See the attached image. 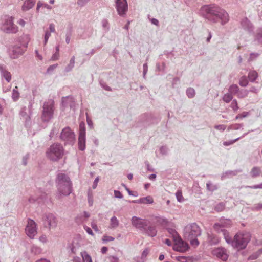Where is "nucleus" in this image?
I'll use <instances>...</instances> for the list:
<instances>
[{
  "label": "nucleus",
  "instance_id": "obj_12",
  "mask_svg": "<svg viewBox=\"0 0 262 262\" xmlns=\"http://www.w3.org/2000/svg\"><path fill=\"white\" fill-rule=\"evenodd\" d=\"M148 220L137 217L136 216H133L132 219V223L134 226L136 228H138L143 231L146 226L148 225Z\"/></svg>",
  "mask_w": 262,
  "mask_h": 262
},
{
  "label": "nucleus",
  "instance_id": "obj_26",
  "mask_svg": "<svg viewBox=\"0 0 262 262\" xmlns=\"http://www.w3.org/2000/svg\"><path fill=\"white\" fill-rule=\"evenodd\" d=\"M261 173V172L259 168L254 167L252 169L250 172V174L252 178H255L259 176Z\"/></svg>",
  "mask_w": 262,
  "mask_h": 262
},
{
  "label": "nucleus",
  "instance_id": "obj_30",
  "mask_svg": "<svg viewBox=\"0 0 262 262\" xmlns=\"http://www.w3.org/2000/svg\"><path fill=\"white\" fill-rule=\"evenodd\" d=\"M176 195L177 197V199L178 202H182L184 200V197L182 195V192L181 190H178L176 193Z\"/></svg>",
  "mask_w": 262,
  "mask_h": 262
},
{
  "label": "nucleus",
  "instance_id": "obj_11",
  "mask_svg": "<svg viewBox=\"0 0 262 262\" xmlns=\"http://www.w3.org/2000/svg\"><path fill=\"white\" fill-rule=\"evenodd\" d=\"M78 146L81 150H83L85 147V130L84 124L83 123H81L79 125Z\"/></svg>",
  "mask_w": 262,
  "mask_h": 262
},
{
  "label": "nucleus",
  "instance_id": "obj_32",
  "mask_svg": "<svg viewBox=\"0 0 262 262\" xmlns=\"http://www.w3.org/2000/svg\"><path fill=\"white\" fill-rule=\"evenodd\" d=\"M41 7H43L44 8L49 10H51L52 9V7L48 5V4H42L40 2H39L37 5V10H38Z\"/></svg>",
  "mask_w": 262,
  "mask_h": 262
},
{
  "label": "nucleus",
  "instance_id": "obj_42",
  "mask_svg": "<svg viewBox=\"0 0 262 262\" xmlns=\"http://www.w3.org/2000/svg\"><path fill=\"white\" fill-rule=\"evenodd\" d=\"M114 240V238L110 236H104L103 237V241L106 242L113 241Z\"/></svg>",
  "mask_w": 262,
  "mask_h": 262
},
{
  "label": "nucleus",
  "instance_id": "obj_24",
  "mask_svg": "<svg viewBox=\"0 0 262 262\" xmlns=\"http://www.w3.org/2000/svg\"><path fill=\"white\" fill-rule=\"evenodd\" d=\"M80 255L82 258L83 262H92L91 256L87 253V252L84 251L80 253Z\"/></svg>",
  "mask_w": 262,
  "mask_h": 262
},
{
  "label": "nucleus",
  "instance_id": "obj_50",
  "mask_svg": "<svg viewBox=\"0 0 262 262\" xmlns=\"http://www.w3.org/2000/svg\"><path fill=\"white\" fill-rule=\"evenodd\" d=\"M39 241L42 243H46L47 241L45 235H42L39 237Z\"/></svg>",
  "mask_w": 262,
  "mask_h": 262
},
{
  "label": "nucleus",
  "instance_id": "obj_62",
  "mask_svg": "<svg viewBox=\"0 0 262 262\" xmlns=\"http://www.w3.org/2000/svg\"><path fill=\"white\" fill-rule=\"evenodd\" d=\"M211 34L210 33L209 34V37H208V38L207 39V42H209L210 39H211Z\"/></svg>",
  "mask_w": 262,
  "mask_h": 262
},
{
  "label": "nucleus",
  "instance_id": "obj_53",
  "mask_svg": "<svg viewBox=\"0 0 262 262\" xmlns=\"http://www.w3.org/2000/svg\"><path fill=\"white\" fill-rule=\"evenodd\" d=\"M89 203L90 205H92L93 203V197L92 194H89L88 196Z\"/></svg>",
  "mask_w": 262,
  "mask_h": 262
},
{
  "label": "nucleus",
  "instance_id": "obj_45",
  "mask_svg": "<svg viewBox=\"0 0 262 262\" xmlns=\"http://www.w3.org/2000/svg\"><path fill=\"white\" fill-rule=\"evenodd\" d=\"M246 187H249L251 189H262V183L259 185H255L252 186H246Z\"/></svg>",
  "mask_w": 262,
  "mask_h": 262
},
{
  "label": "nucleus",
  "instance_id": "obj_27",
  "mask_svg": "<svg viewBox=\"0 0 262 262\" xmlns=\"http://www.w3.org/2000/svg\"><path fill=\"white\" fill-rule=\"evenodd\" d=\"M119 225V221L115 216L111 219L110 226L112 228H116Z\"/></svg>",
  "mask_w": 262,
  "mask_h": 262
},
{
  "label": "nucleus",
  "instance_id": "obj_44",
  "mask_svg": "<svg viewBox=\"0 0 262 262\" xmlns=\"http://www.w3.org/2000/svg\"><path fill=\"white\" fill-rule=\"evenodd\" d=\"M84 229L85 231L90 235H93V232L92 230L89 227L84 226Z\"/></svg>",
  "mask_w": 262,
  "mask_h": 262
},
{
  "label": "nucleus",
  "instance_id": "obj_1",
  "mask_svg": "<svg viewBox=\"0 0 262 262\" xmlns=\"http://www.w3.org/2000/svg\"><path fill=\"white\" fill-rule=\"evenodd\" d=\"M221 231L226 243L238 251L245 249L250 241L251 235L248 232H238L232 238L226 229H221Z\"/></svg>",
  "mask_w": 262,
  "mask_h": 262
},
{
  "label": "nucleus",
  "instance_id": "obj_18",
  "mask_svg": "<svg viewBox=\"0 0 262 262\" xmlns=\"http://www.w3.org/2000/svg\"><path fill=\"white\" fill-rule=\"evenodd\" d=\"M46 217V220L45 223L46 226H48L49 228H54L56 226V220L53 214H48Z\"/></svg>",
  "mask_w": 262,
  "mask_h": 262
},
{
  "label": "nucleus",
  "instance_id": "obj_5",
  "mask_svg": "<svg viewBox=\"0 0 262 262\" xmlns=\"http://www.w3.org/2000/svg\"><path fill=\"white\" fill-rule=\"evenodd\" d=\"M57 186L59 192L64 195H68L71 192V183L69 178L64 174L58 175Z\"/></svg>",
  "mask_w": 262,
  "mask_h": 262
},
{
  "label": "nucleus",
  "instance_id": "obj_19",
  "mask_svg": "<svg viewBox=\"0 0 262 262\" xmlns=\"http://www.w3.org/2000/svg\"><path fill=\"white\" fill-rule=\"evenodd\" d=\"M207 241L210 245H215L220 242V238L216 235L213 233H208Z\"/></svg>",
  "mask_w": 262,
  "mask_h": 262
},
{
  "label": "nucleus",
  "instance_id": "obj_55",
  "mask_svg": "<svg viewBox=\"0 0 262 262\" xmlns=\"http://www.w3.org/2000/svg\"><path fill=\"white\" fill-rule=\"evenodd\" d=\"M108 250V248L106 247H103L101 249V252L102 253L104 254L106 253Z\"/></svg>",
  "mask_w": 262,
  "mask_h": 262
},
{
  "label": "nucleus",
  "instance_id": "obj_61",
  "mask_svg": "<svg viewBox=\"0 0 262 262\" xmlns=\"http://www.w3.org/2000/svg\"><path fill=\"white\" fill-rule=\"evenodd\" d=\"M133 174H128L127 175V178L129 180H132L133 179Z\"/></svg>",
  "mask_w": 262,
  "mask_h": 262
},
{
  "label": "nucleus",
  "instance_id": "obj_46",
  "mask_svg": "<svg viewBox=\"0 0 262 262\" xmlns=\"http://www.w3.org/2000/svg\"><path fill=\"white\" fill-rule=\"evenodd\" d=\"M258 253H255L254 254H252V255L250 256L248 258V259L249 260H254L256 259L258 256H259Z\"/></svg>",
  "mask_w": 262,
  "mask_h": 262
},
{
  "label": "nucleus",
  "instance_id": "obj_39",
  "mask_svg": "<svg viewBox=\"0 0 262 262\" xmlns=\"http://www.w3.org/2000/svg\"><path fill=\"white\" fill-rule=\"evenodd\" d=\"M108 259L110 262H119V258L115 256H110Z\"/></svg>",
  "mask_w": 262,
  "mask_h": 262
},
{
  "label": "nucleus",
  "instance_id": "obj_23",
  "mask_svg": "<svg viewBox=\"0 0 262 262\" xmlns=\"http://www.w3.org/2000/svg\"><path fill=\"white\" fill-rule=\"evenodd\" d=\"M137 202L141 204H151L153 202V199L151 196H147L140 198L137 201Z\"/></svg>",
  "mask_w": 262,
  "mask_h": 262
},
{
  "label": "nucleus",
  "instance_id": "obj_22",
  "mask_svg": "<svg viewBox=\"0 0 262 262\" xmlns=\"http://www.w3.org/2000/svg\"><path fill=\"white\" fill-rule=\"evenodd\" d=\"M0 70L3 77H4L7 82H10L11 80V75L10 72L5 70L3 67L0 66Z\"/></svg>",
  "mask_w": 262,
  "mask_h": 262
},
{
  "label": "nucleus",
  "instance_id": "obj_14",
  "mask_svg": "<svg viewBox=\"0 0 262 262\" xmlns=\"http://www.w3.org/2000/svg\"><path fill=\"white\" fill-rule=\"evenodd\" d=\"M232 222L229 219H222L221 220L220 223H215L214 225V230L218 233L223 232L221 231V229H225L224 227H228L231 225Z\"/></svg>",
  "mask_w": 262,
  "mask_h": 262
},
{
  "label": "nucleus",
  "instance_id": "obj_3",
  "mask_svg": "<svg viewBox=\"0 0 262 262\" xmlns=\"http://www.w3.org/2000/svg\"><path fill=\"white\" fill-rule=\"evenodd\" d=\"M201 229L195 223L186 225L184 229V237L189 241L191 245L196 247L199 245L198 237L201 235Z\"/></svg>",
  "mask_w": 262,
  "mask_h": 262
},
{
  "label": "nucleus",
  "instance_id": "obj_25",
  "mask_svg": "<svg viewBox=\"0 0 262 262\" xmlns=\"http://www.w3.org/2000/svg\"><path fill=\"white\" fill-rule=\"evenodd\" d=\"M31 252L34 255L40 254L42 252V249L36 245H32L31 247Z\"/></svg>",
  "mask_w": 262,
  "mask_h": 262
},
{
  "label": "nucleus",
  "instance_id": "obj_58",
  "mask_svg": "<svg viewBox=\"0 0 262 262\" xmlns=\"http://www.w3.org/2000/svg\"><path fill=\"white\" fill-rule=\"evenodd\" d=\"M151 21L153 24L156 25H158V23H159V21L155 18H152L151 20Z\"/></svg>",
  "mask_w": 262,
  "mask_h": 262
},
{
  "label": "nucleus",
  "instance_id": "obj_15",
  "mask_svg": "<svg viewBox=\"0 0 262 262\" xmlns=\"http://www.w3.org/2000/svg\"><path fill=\"white\" fill-rule=\"evenodd\" d=\"M80 247L79 240L78 238H74L71 243H68L67 249L70 254H76Z\"/></svg>",
  "mask_w": 262,
  "mask_h": 262
},
{
  "label": "nucleus",
  "instance_id": "obj_43",
  "mask_svg": "<svg viewBox=\"0 0 262 262\" xmlns=\"http://www.w3.org/2000/svg\"><path fill=\"white\" fill-rule=\"evenodd\" d=\"M238 139H239V138H237L233 141H228V142L226 141L223 143V144L225 146H228V145L233 144L235 142L237 141Z\"/></svg>",
  "mask_w": 262,
  "mask_h": 262
},
{
  "label": "nucleus",
  "instance_id": "obj_35",
  "mask_svg": "<svg viewBox=\"0 0 262 262\" xmlns=\"http://www.w3.org/2000/svg\"><path fill=\"white\" fill-rule=\"evenodd\" d=\"M238 90V87L237 85H232L229 88V92L231 93H236Z\"/></svg>",
  "mask_w": 262,
  "mask_h": 262
},
{
  "label": "nucleus",
  "instance_id": "obj_20",
  "mask_svg": "<svg viewBox=\"0 0 262 262\" xmlns=\"http://www.w3.org/2000/svg\"><path fill=\"white\" fill-rule=\"evenodd\" d=\"M23 50L19 47H14L10 51V55L12 58H16L23 54Z\"/></svg>",
  "mask_w": 262,
  "mask_h": 262
},
{
  "label": "nucleus",
  "instance_id": "obj_51",
  "mask_svg": "<svg viewBox=\"0 0 262 262\" xmlns=\"http://www.w3.org/2000/svg\"><path fill=\"white\" fill-rule=\"evenodd\" d=\"M73 262H81V259L79 257L74 256L73 258Z\"/></svg>",
  "mask_w": 262,
  "mask_h": 262
},
{
  "label": "nucleus",
  "instance_id": "obj_7",
  "mask_svg": "<svg viewBox=\"0 0 262 262\" xmlns=\"http://www.w3.org/2000/svg\"><path fill=\"white\" fill-rule=\"evenodd\" d=\"M53 105L54 101L51 99L45 103L42 115V120L43 121H48L52 118L54 111Z\"/></svg>",
  "mask_w": 262,
  "mask_h": 262
},
{
  "label": "nucleus",
  "instance_id": "obj_36",
  "mask_svg": "<svg viewBox=\"0 0 262 262\" xmlns=\"http://www.w3.org/2000/svg\"><path fill=\"white\" fill-rule=\"evenodd\" d=\"M224 207V204L223 203H219L215 207L216 211L218 212L222 211Z\"/></svg>",
  "mask_w": 262,
  "mask_h": 262
},
{
  "label": "nucleus",
  "instance_id": "obj_56",
  "mask_svg": "<svg viewBox=\"0 0 262 262\" xmlns=\"http://www.w3.org/2000/svg\"><path fill=\"white\" fill-rule=\"evenodd\" d=\"M49 29H50V32H54L55 31V26L53 24H50Z\"/></svg>",
  "mask_w": 262,
  "mask_h": 262
},
{
  "label": "nucleus",
  "instance_id": "obj_34",
  "mask_svg": "<svg viewBox=\"0 0 262 262\" xmlns=\"http://www.w3.org/2000/svg\"><path fill=\"white\" fill-rule=\"evenodd\" d=\"M187 94L188 97L189 98H192L195 95V91L192 88H189L187 90Z\"/></svg>",
  "mask_w": 262,
  "mask_h": 262
},
{
  "label": "nucleus",
  "instance_id": "obj_17",
  "mask_svg": "<svg viewBox=\"0 0 262 262\" xmlns=\"http://www.w3.org/2000/svg\"><path fill=\"white\" fill-rule=\"evenodd\" d=\"M142 232L149 236L154 237L157 235V230L155 225L148 221V225L146 226Z\"/></svg>",
  "mask_w": 262,
  "mask_h": 262
},
{
  "label": "nucleus",
  "instance_id": "obj_28",
  "mask_svg": "<svg viewBox=\"0 0 262 262\" xmlns=\"http://www.w3.org/2000/svg\"><path fill=\"white\" fill-rule=\"evenodd\" d=\"M12 99L14 101H16L19 97V93L18 91V87L16 86L13 90Z\"/></svg>",
  "mask_w": 262,
  "mask_h": 262
},
{
  "label": "nucleus",
  "instance_id": "obj_48",
  "mask_svg": "<svg viewBox=\"0 0 262 262\" xmlns=\"http://www.w3.org/2000/svg\"><path fill=\"white\" fill-rule=\"evenodd\" d=\"M50 35H51V33L50 32H49L48 31H47L46 32L45 36V43H47Z\"/></svg>",
  "mask_w": 262,
  "mask_h": 262
},
{
  "label": "nucleus",
  "instance_id": "obj_47",
  "mask_svg": "<svg viewBox=\"0 0 262 262\" xmlns=\"http://www.w3.org/2000/svg\"><path fill=\"white\" fill-rule=\"evenodd\" d=\"M99 180V177H97L95 179V180H94V182L93 186H92L93 189H95L97 187Z\"/></svg>",
  "mask_w": 262,
  "mask_h": 262
},
{
  "label": "nucleus",
  "instance_id": "obj_8",
  "mask_svg": "<svg viewBox=\"0 0 262 262\" xmlns=\"http://www.w3.org/2000/svg\"><path fill=\"white\" fill-rule=\"evenodd\" d=\"M13 17H7L2 27V29L6 33H16L18 31V27L13 23Z\"/></svg>",
  "mask_w": 262,
  "mask_h": 262
},
{
  "label": "nucleus",
  "instance_id": "obj_40",
  "mask_svg": "<svg viewBox=\"0 0 262 262\" xmlns=\"http://www.w3.org/2000/svg\"><path fill=\"white\" fill-rule=\"evenodd\" d=\"M231 107L235 111L238 108L236 100H233L231 103Z\"/></svg>",
  "mask_w": 262,
  "mask_h": 262
},
{
  "label": "nucleus",
  "instance_id": "obj_21",
  "mask_svg": "<svg viewBox=\"0 0 262 262\" xmlns=\"http://www.w3.org/2000/svg\"><path fill=\"white\" fill-rule=\"evenodd\" d=\"M34 4V0H26L22 6V10L23 11H27L32 8Z\"/></svg>",
  "mask_w": 262,
  "mask_h": 262
},
{
  "label": "nucleus",
  "instance_id": "obj_59",
  "mask_svg": "<svg viewBox=\"0 0 262 262\" xmlns=\"http://www.w3.org/2000/svg\"><path fill=\"white\" fill-rule=\"evenodd\" d=\"M156 175L155 174H152L150 175L149 177V179L151 180H155L156 179Z\"/></svg>",
  "mask_w": 262,
  "mask_h": 262
},
{
  "label": "nucleus",
  "instance_id": "obj_63",
  "mask_svg": "<svg viewBox=\"0 0 262 262\" xmlns=\"http://www.w3.org/2000/svg\"><path fill=\"white\" fill-rule=\"evenodd\" d=\"M70 63L72 64H74V57L71 59V61H70Z\"/></svg>",
  "mask_w": 262,
  "mask_h": 262
},
{
  "label": "nucleus",
  "instance_id": "obj_38",
  "mask_svg": "<svg viewBox=\"0 0 262 262\" xmlns=\"http://www.w3.org/2000/svg\"><path fill=\"white\" fill-rule=\"evenodd\" d=\"M177 259L180 262H187L188 257L186 256H178Z\"/></svg>",
  "mask_w": 262,
  "mask_h": 262
},
{
  "label": "nucleus",
  "instance_id": "obj_54",
  "mask_svg": "<svg viewBox=\"0 0 262 262\" xmlns=\"http://www.w3.org/2000/svg\"><path fill=\"white\" fill-rule=\"evenodd\" d=\"M35 262H50V261L46 258H40Z\"/></svg>",
  "mask_w": 262,
  "mask_h": 262
},
{
  "label": "nucleus",
  "instance_id": "obj_4",
  "mask_svg": "<svg viewBox=\"0 0 262 262\" xmlns=\"http://www.w3.org/2000/svg\"><path fill=\"white\" fill-rule=\"evenodd\" d=\"M201 11L202 12L206 13L207 14L210 15L212 16H215L216 21L220 19L222 23H226L229 20V16L228 13L224 11L215 6H204L202 7Z\"/></svg>",
  "mask_w": 262,
  "mask_h": 262
},
{
  "label": "nucleus",
  "instance_id": "obj_9",
  "mask_svg": "<svg viewBox=\"0 0 262 262\" xmlns=\"http://www.w3.org/2000/svg\"><path fill=\"white\" fill-rule=\"evenodd\" d=\"M61 139L66 143L73 144L75 140L74 133L69 127L64 128L60 135Z\"/></svg>",
  "mask_w": 262,
  "mask_h": 262
},
{
  "label": "nucleus",
  "instance_id": "obj_37",
  "mask_svg": "<svg viewBox=\"0 0 262 262\" xmlns=\"http://www.w3.org/2000/svg\"><path fill=\"white\" fill-rule=\"evenodd\" d=\"M248 113L247 112H243L242 113L240 114H238L236 116V119H242L243 118H244V117H247L248 115Z\"/></svg>",
  "mask_w": 262,
  "mask_h": 262
},
{
  "label": "nucleus",
  "instance_id": "obj_41",
  "mask_svg": "<svg viewBox=\"0 0 262 262\" xmlns=\"http://www.w3.org/2000/svg\"><path fill=\"white\" fill-rule=\"evenodd\" d=\"M114 196L116 198H120V199L123 198L122 194L119 191H118V190L114 191Z\"/></svg>",
  "mask_w": 262,
  "mask_h": 262
},
{
  "label": "nucleus",
  "instance_id": "obj_57",
  "mask_svg": "<svg viewBox=\"0 0 262 262\" xmlns=\"http://www.w3.org/2000/svg\"><path fill=\"white\" fill-rule=\"evenodd\" d=\"M165 244H166L167 245L170 246L171 245V242L169 239H166L164 241Z\"/></svg>",
  "mask_w": 262,
  "mask_h": 262
},
{
  "label": "nucleus",
  "instance_id": "obj_33",
  "mask_svg": "<svg viewBox=\"0 0 262 262\" xmlns=\"http://www.w3.org/2000/svg\"><path fill=\"white\" fill-rule=\"evenodd\" d=\"M223 99L225 102L228 103L232 100V96L231 94L227 93L224 95Z\"/></svg>",
  "mask_w": 262,
  "mask_h": 262
},
{
  "label": "nucleus",
  "instance_id": "obj_49",
  "mask_svg": "<svg viewBox=\"0 0 262 262\" xmlns=\"http://www.w3.org/2000/svg\"><path fill=\"white\" fill-rule=\"evenodd\" d=\"M148 252H149V251H148V249L144 250L142 254V258H144L146 257V256L147 255V254H148Z\"/></svg>",
  "mask_w": 262,
  "mask_h": 262
},
{
  "label": "nucleus",
  "instance_id": "obj_10",
  "mask_svg": "<svg viewBox=\"0 0 262 262\" xmlns=\"http://www.w3.org/2000/svg\"><path fill=\"white\" fill-rule=\"evenodd\" d=\"M26 234L31 239H33L37 234V227L35 222L30 219H28V222L25 228Z\"/></svg>",
  "mask_w": 262,
  "mask_h": 262
},
{
  "label": "nucleus",
  "instance_id": "obj_29",
  "mask_svg": "<svg viewBox=\"0 0 262 262\" xmlns=\"http://www.w3.org/2000/svg\"><path fill=\"white\" fill-rule=\"evenodd\" d=\"M257 76H258V74L255 71H251V72H249V75H248L249 80L251 81H254L257 78Z\"/></svg>",
  "mask_w": 262,
  "mask_h": 262
},
{
  "label": "nucleus",
  "instance_id": "obj_64",
  "mask_svg": "<svg viewBox=\"0 0 262 262\" xmlns=\"http://www.w3.org/2000/svg\"><path fill=\"white\" fill-rule=\"evenodd\" d=\"M257 253H258L259 254H260L262 253V248L260 249L258 251Z\"/></svg>",
  "mask_w": 262,
  "mask_h": 262
},
{
  "label": "nucleus",
  "instance_id": "obj_6",
  "mask_svg": "<svg viewBox=\"0 0 262 262\" xmlns=\"http://www.w3.org/2000/svg\"><path fill=\"white\" fill-rule=\"evenodd\" d=\"M47 156L52 161H57L63 155V147L59 144H53L47 151Z\"/></svg>",
  "mask_w": 262,
  "mask_h": 262
},
{
  "label": "nucleus",
  "instance_id": "obj_60",
  "mask_svg": "<svg viewBox=\"0 0 262 262\" xmlns=\"http://www.w3.org/2000/svg\"><path fill=\"white\" fill-rule=\"evenodd\" d=\"M164 259V255L163 254L160 255V256L159 257V259L161 261V260H163Z\"/></svg>",
  "mask_w": 262,
  "mask_h": 262
},
{
  "label": "nucleus",
  "instance_id": "obj_31",
  "mask_svg": "<svg viewBox=\"0 0 262 262\" xmlns=\"http://www.w3.org/2000/svg\"><path fill=\"white\" fill-rule=\"evenodd\" d=\"M239 84L242 86H246L248 83V80L245 76H243L239 80Z\"/></svg>",
  "mask_w": 262,
  "mask_h": 262
},
{
  "label": "nucleus",
  "instance_id": "obj_16",
  "mask_svg": "<svg viewBox=\"0 0 262 262\" xmlns=\"http://www.w3.org/2000/svg\"><path fill=\"white\" fill-rule=\"evenodd\" d=\"M116 8L119 15L125 14L128 9L126 0H117Z\"/></svg>",
  "mask_w": 262,
  "mask_h": 262
},
{
  "label": "nucleus",
  "instance_id": "obj_52",
  "mask_svg": "<svg viewBox=\"0 0 262 262\" xmlns=\"http://www.w3.org/2000/svg\"><path fill=\"white\" fill-rule=\"evenodd\" d=\"M18 24L19 25H20V26H21L22 27H24L26 23L23 19H20L18 21Z\"/></svg>",
  "mask_w": 262,
  "mask_h": 262
},
{
  "label": "nucleus",
  "instance_id": "obj_2",
  "mask_svg": "<svg viewBox=\"0 0 262 262\" xmlns=\"http://www.w3.org/2000/svg\"><path fill=\"white\" fill-rule=\"evenodd\" d=\"M158 222L167 228L168 233L172 237L175 242L173 246V249L175 251L185 252L188 249V244L181 238V236L174 229L169 227L170 226H172V223L169 222L166 219H160L158 220Z\"/></svg>",
  "mask_w": 262,
  "mask_h": 262
},
{
  "label": "nucleus",
  "instance_id": "obj_13",
  "mask_svg": "<svg viewBox=\"0 0 262 262\" xmlns=\"http://www.w3.org/2000/svg\"><path fill=\"white\" fill-rule=\"evenodd\" d=\"M212 254L223 261H226L228 258L226 249L223 247L214 249L212 251Z\"/></svg>",
  "mask_w": 262,
  "mask_h": 262
}]
</instances>
